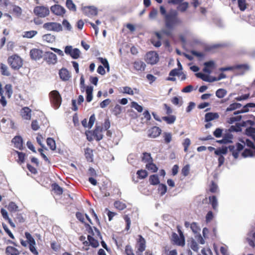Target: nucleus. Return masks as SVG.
<instances>
[{"mask_svg": "<svg viewBox=\"0 0 255 255\" xmlns=\"http://www.w3.org/2000/svg\"><path fill=\"white\" fill-rule=\"evenodd\" d=\"M160 12L163 17L165 29H162L160 32L155 31V35L157 40L154 38L151 39L153 45L159 47L161 45V40L162 39V34H164L168 37L172 36V30L175 27L182 23L181 20L178 16V13L175 10H171L167 12L165 7L161 5L159 7Z\"/></svg>", "mask_w": 255, "mask_h": 255, "instance_id": "obj_1", "label": "nucleus"}, {"mask_svg": "<svg viewBox=\"0 0 255 255\" xmlns=\"http://www.w3.org/2000/svg\"><path fill=\"white\" fill-rule=\"evenodd\" d=\"M85 226L87 231L90 235H88L87 239L90 242V246L94 248H96L99 247V243L98 241L95 238H99L100 239H102L100 231L96 227H94L93 231V228L88 224H85Z\"/></svg>", "mask_w": 255, "mask_h": 255, "instance_id": "obj_2", "label": "nucleus"}, {"mask_svg": "<svg viewBox=\"0 0 255 255\" xmlns=\"http://www.w3.org/2000/svg\"><path fill=\"white\" fill-rule=\"evenodd\" d=\"M49 99L53 107L55 109H58L61 105L62 98L59 92L53 90L49 93Z\"/></svg>", "mask_w": 255, "mask_h": 255, "instance_id": "obj_3", "label": "nucleus"}, {"mask_svg": "<svg viewBox=\"0 0 255 255\" xmlns=\"http://www.w3.org/2000/svg\"><path fill=\"white\" fill-rule=\"evenodd\" d=\"M7 62L11 68L14 70H18L23 64L22 59L16 54L9 57Z\"/></svg>", "mask_w": 255, "mask_h": 255, "instance_id": "obj_4", "label": "nucleus"}, {"mask_svg": "<svg viewBox=\"0 0 255 255\" xmlns=\"http://www.w3.org/2000/svg\"><path fill=\"white\" fill-rule=\"evenodd\" d=\"M33 12L39 17H45L49 15V10L44 6H36L33 9Z\"/></svg>", "mask_w": 255, "mask_h": 255, "instance_id": "obj_5", "label": "nucleus"}, {"mask_svg": "<svg viewBox=\"0 0 255 255\" xmlns=\"http://www.w3.org/2000/svg\"><path fill=\"white\" fill-rule=\"evenodd\" d=\"M43 27L49 31L59 32L62 30V25L60 23L55 22L45 23L43 25Z\"/></svg>", "mask_w": 255, "mask_h": 255, "instance_id": "obj_6", "label": "nucleus"}, {"mask_svg": "<svg viewBox=\"0 0 255 255\" xmlns=\"http://www.w3.org/2000/svg\"><path fill=\"white\" fill-rule=\"evenodd\" d=\"M145 60L148 64H155L159 60L158 55L155 51H150L146 53Z\"/></svg>", "mask_w": 255, "mask_h": 255, "instance_id": "obj_7", "label": "nucleus"}, {"mask_svg": "<svg viewBox=\"0 0 255 255\" xmlns=\"http://www.w3.org/2000/svg\"><path fill=\"white\" fill-rule=\"evenodd\" d=\"M30 58L34 60H38L42 58L43 52L42 50L38 48H33L29 52Z\"/></svg>", "mask_w": 255, "mask_h": 255, "instance_id": "obj_8", "label": "nucleus"}, {"mask_svg": "<svg viewBox=\"0 0 255 255\" xmlns=\"http://www.w3.org/2000/svg\"><path fill=\"white\" fill-rule=\"evenodd\" d=\"M132 66L134 71L141 73L144 71L146 64L141 60H136L132 63Z\"/></svg>", "mask_w": 255, "mask_h": 255, "instance_id": "obj_9", "label": "nucleus"}, {"mask_svg": "<svg viewBox=\"0 0 255 255\" xmlns=\"http://www.w3.org/2000/svg\"><path fill=\"white\" fill-rule=\"evenodd\" d=\"M44 60L49 64H54L57 61V56L51 52H47L45 55Z\"/></svg>", "mask_w": 255, "mask_h": 255, "instance_id": "obj_10", "label": "nucleus"}, {"mask_svg": "<svg viewBox=\"0 0 255 255\" xmlns=\"http://www.w3.org/2000/svg\"><path fill=\"white\" fill-rule=\"evenodd\" d=\"M51 11L56 15L63 16L65 13V9L62 6L55 4L50 8Z\"/></svg>", "mask_w": 255, "mask_h": 255, "instance_id": "obj_11", "label": "nucleus"}, {"mask_svg": "<svg viewBox=\"0 0 255 255\" xmlns=\"http://www.w3.org/2000/svg\"><path fill=\"white\" fill-rule=\"evenodd\" d=\"M161 132V129L158 127L154 126L148 130V137L150 138H156Z\"/></svg>", "mask_w": 255, "mask_h": 255, "instance_id": "obj_12", "label": "nucleus"}, {"mask_svg": "<svg viewBox=\"0 0 255 255\" xmlns=\"http://www.w3.org/2000/svg\"><path fill=\"white\" fill-rule=\"evenodd\" d=\"M103 131L104 128L102 126H96L95 129L92 132L97 141H100L103 138V135L102 132Z\"/></svg>", "mask_w": 255, "mask_h": 255, "instance_id": "obj_13", "label": "nucleus"}, {"mask_svg": "<svg viewBox=\"0 0 255 255\" xmlns=\"http://www.w3.org/2000/svg\"><path fill=\"white\" fill-rule=\"evenodd\" d=\"M172 241L176 245L184 246L185 245L184 237L178 236V235L173 233L172 235Z\"/></svg>", "mask_w": 255, "mask_h": 255, "instance_id": "obj_14", "label": "nucleus"}, {"mask_svg": "<svg viewBox=\"0 0 255 255\" xmlns=\"http://www.w3.org/2000/svg\"><path fill=\"white\" fill-rule=\"evenodd\" d=\"M83 13L89 16L96 15L98 13L97 9L94 6H85L83 8Z\"/></svg>", "mask_w": 255, "mask_h": 255, "instance_id": "obj_15", "label": "nucleus"}, {"mask_svg": "<svg viewBox=\"0 0 255 255\" xmlns=\"http://www.w3.org/2000/svg\"><path fill=\"white\" fill-rule=\"evenodd\" d=\"M31 110L27 107H25L21 110L20 111V115L22 118L26 120H29L31 119Z\"/></svg>", "mask_w": 255, "mask_h": 255, "instance_id": "obj_16", "label": "nucleus"}, {"mask_svg": "<svg viewBox=\"0 0 255 255\" xmlns=\"http://www.w3.org/2000/svg\"><path fill=\"white\" fill-rule=\"evenodd\" d=\"M14 144V147L19 150H21L23 148V140L20 136H15L11 140Z\"/></svg>", "mask_w": 255, "mask_h": 255, "instance_id": "obj_17", "label": "nucleus"}, {"mask_svg": "<svg viewBox=\"0 0 255 255\" xmlns=\"http://www.w3.org/2000/svg\"><path fill=\"white\" fill-rule=\"evenodd\" d=\"M138 239L137 241V243L138 245V247L137 250L138 252L141 253L145 250L146 242L145 239L141 235H138Z\"/></svg>", "mask_w": 255, "mask_h": 255, "instance_id": "obj_18", "label": "nucleus"}, {"mask_svg": "<svg viewBox=\"0 0 255 255\" xmlns=\"http://www.w3.org/2000/svg\"><path fill=\"white\" fill-rule=\"evenodd\" d=\"M204 65V67L203 69V71L205 73H207L208 74H210L212 71L215 68V63L213 61H210L205 62Z\"/></svg>", "mask_w": 255, "mask_h": 255, "instance_id": "obj_19", "label": "nucleus"}, {"mask_svg": "<svg viewBox=\"0 0 255 255\" xmlns=\"http://www.w3.org/2000/svg\"><path fill=\"white\" fill-rule=\"evenodd\" d=\"M59 75L60 78L63 81H68L71 77L70 73L68 70L65 68H63L59 70Z\"/></svg>", "mask_w": 255, "mask_h": 255, "instance_id": "obj_20", "label": "nucleus"}, {"mask_svg": "<svg viewBox=\"0 0 255 255\" xmlns=\"http://www.w3.org/2000/svg\"><path fill=\"white\" fill-rule=\"evenodd\" d=\"M219 115L217 113H207L205 115V121L209 122L211 121L219 119Z\"/></svg>", "mask_w": 255, "mask_h": 255, "instance_id": "obj_21", "label": "nucleus"}, {"mask_svg": "<svg viewBox=\"0 0 255 255\" xmlns=\"http://www.w3.org/2000/svg\"><path fill=\"white\" fill-rule=\"evenodd\" d=\"M5 253L6 255H19L20 253L16 248L12 246H7Z\"/></svg>", "mask_w": 255, "mask_h": 255, "instance_id": "obj_22", "label": "nucleus"}, {"mask_svg": "<svg viewBox=\"0 0 255 255\" xmlns=\"http://www.w3.org/2000/svg\"><path fill=\"white\" fill-rule=\"evenodd\" d=\"M85 156L87 161L90 162L93 161V150L90 148L87 147L85 149Z\"/></svg>", "mask_w": 255, "mask_h": 255, "instance_id": "obj_23", "label": "nucleus"}, {"mask_svg": "<svg viewBox=\"0 0 255 255\" xmlns=\"http://www.w3.org/2000/svg\"><path fill=\"white\" fill-rule=\"evenodd\" d=\"M0 213L3 219L8 221L10 226L13 228H15V226L12 222L11 220L9 218L7 211L5 209L2 208L0 210Z\"/></svg>", "mask_w": 255, "mask_h": 255, "instance_id": "obj_24", "label": "nucleus"}, {"mask_svg": "<svg viewBox=\"0 0 255 255\" xmlns=\"http://www.w3.org/2000/svg\"><path fill=\"white\" fill-rule=\"evenodd\" d=\"M93 88L92 86H87L86 89V101L90 102L93 99Z\"/></svg>", "mask_w": 255, "mask_h": 255, "instance_id": "obj_25", "label": "nucleus"}, {"mask_svg": "<svg viewBox=\"0 0 255 255\" xmlns=\"http://www.w3.org/2000/svg\"><path fill=\"white\" fill-rule=\"evenodd\" d=\"M51 188L56 195H60L62 194L63 192V189L56 183H53L51 185Z\"/></svg>", "mask_w": 255, "mask_h": 255, "instance_id": "obj_26", "label": "nucleus"}, {"mask_svg": "<svg viewBox=\"0 0 255 255\" xmlns=\"http://www.w3.org/2000/svg\"><path fill=\"white\" fill-rule=\"evenodd\" d=\"M242 107V105L238 103H234L230 105V106L226 109L225 113L227 114L228 112L234 111L236 109H239Z\"/></svg>", "mask_w": 255, "mask_h": 255, "instance_id": "obj_27", "label": "nucleus"}, {"mask_svg": "<svg viewBox=\"0 0 255 255\" xmlns=\"http://www.w3.org/2000/svg\"><path fill=\"white\" fill-rule=\"evenodd\" d=\"M0 71L2 75L6 76L10 75L7 66L3 63H0Z\"/></svg>", "mask_w": 255, "mask_h": 255, "instance_id": "obj_28", "label": "nucleus"}, {"mask_svg": "<svg viewBox=\"0 0 255 255\" xmlns=\"http://www.w3.org/2000/svg\"><path fill=\"white\" fill-rule=\"evenodd\" d=\"M149 181L151 185H156L159 184V179L157 175L153 174L149 176Z\"/></svg>", "mask_w": 255, "mask_h": 255, "instance_id": "obj_29", "label": "nucleus"}, {"mask_svg": "<svg viewBox=\"0 0 255 255\" xmlns=\"http://www.w3.org/2000/svg\"><path fill=\"white\" fill-rule=\"evenodd\" d=\"M5 95L8 98H10L12 94L13 91L11 84H8L5 85L4 86Z\"/></svg>", "mask_w": 255, "mask_h": 255, "instance_id": "obj_30", "label": "nucleus"}, {"mask_svg": "<svg viewBox=\"0 0 255 255\" xmlns=\"http://www.w3.org/2000/svg\"><path fill=\"white\" fill-rule=\"evenodd\" d=\"M162 119L168 124H172L176 120V117L174 115H169V116L163 117Z\"/></svg>", "mask_w": 255, "mask_h": 255, "instance_id": "obj_31", "label": "nucleus"}, {"mask_svg": "<svg viewBox=\"0 0 255 255\" xmlns=\"http://www.w3.org/2000/svg\"><path fill=\"white\" fill-rule=\"evenodd\" d=\"M47 144L49 146V148L52 150H54L56 149V146L55 143V141L53 138L51 137L47 138L46 140Z\"/></svg>", "mask_w": 255, "mask_h": 255, "instance_id": "obj_32", "label": "nucleus"}, {"mask_svg": "<svg viewBox=\"0 0 255 255\" xmlns=\"http://www.w3.org/2000/svg\"><path fill=\"white\" fill-rule=\"evenodd\" d=\"M114 205L115 207L119 210H123L127 207L126 204L120 201H116Z\"/></svg>", "mask_w": 255, "mask_h": 255, "instance_id": "obj_33", "label": "nucleus"}, {"mask_svg": "<svg viewBox=\"0 0 255 255\" xmlns=\"http://www.w3.org/2000/svg\"><path fill=\"white\" fill-rule=\"evenodd\" d=\"M14 152L18 155L17 162L19 164L23 163L25 160V154L16 150H14Z\"/></svg>", "mask_w": 255, "mask_h": 255, "instance_id": "obj_34", "label": "nucleus"}, {"mask_svg": "<svg viewBox=\"0 0 255 255\" xmlns=\"http://www.w3.org/2000/svg\"><path fill=\"white\" fill-rule=\"evenodd\" d=\"M43 39L48 42V43H52L55 41V37L51 34H46L43 36Z\"/></svg>", "mask_w": 255, "mask_h": 255, "instance_id": "obj_35", "label": "nucleus"}, {"mask_svg": "<svg viewBox=\"0 0 255 255\" xmlns=\"http://www.w3.org/2000/svg\"><path fill=\"white\" fill-rule=\"evenodd\" d=\"M210 203L211 204L214 210H216L218 206V202L215 196H211L209 197Z\"/></svg>", "mask_w": 255, "mask_h": 255, "instance_id": "obj_36", "label": "nucleus"}, {"mask_svg": "<svg viewBox=\"0 0 255 255\" xmlns=\"http://www.w3.org/2000/svg\"><path fill=\"white\" fill-rule=\"evenodd\" d=\"M142 161L148 163L151 161H153V160L149 153L144 152L142 157Z\"/></svg>", "mask_w": 255, "mask_h": 255, "instance_id": "obj_37", "label": "nucleus"}, {"mask_svg": "<svg viewBox=\"0 0 255 255\" xmlns=\"http://www.w3.org/2000/svg\"><path fill=\"white\" fill-rule=\"evenodd\" d=\"M146 168L148 170H151L152 172H156L158 170L157 167L154 163L152 162V161L147 163L146 165Z\"/></svg>", "mask_w": 255, "mask_h": 255, "instance_id": "obj_38", "label": "nucleus"}, {"mask_svg": "<svg viewBox=\"0 0 255 255\" xmlns=\"http://www.w3.org/2000/svg\"><path fill=\"white\" fill-rule=\"evenodd\" d=\"M238 5L241 11H244L247 7L246 0H238Z\"/></svg>", "mask_w": 255, "mask_h": 255, "instance_id": "obj_39", "label": "nucleus"}, {"mask_svg": "<svg viewBox=\"0 0 255 255\" xmlns=\"http://www.w3.org/2000/svg\"><path fill=\"white\" fill-rule=\"evenodd\" d=\"M7 208L9 212H12L17 211L18 207L14 202H10L7 205Z\"/></svg>", "mask_w": 255, "mask_h": 255, "instance_id": "obj_40", "label": "nucleus"}, {"mask_svg": "<svg viewBox=\"0 0 255 255\" xmlns=\"http://www.w3.org/2000/svg\"><path fill=\"white\" fill-rule=\"evenodd\" d=\"M66 6L70 10L73 11H75L76 10V7L75 4L73 3L72 0H66Z\"/></svg>", "mask_w": 255, "mask_h": 255, "instance_id": "obj_41", "label": "nucleus"}, {"mask_svg": "<svg viewBox=\"0 0 255 255\" xmlns=\"http://www.w3.org/2000/svg\"><path fill=\"white\" fill-rule=\"evenodd\" d=\"M98 59L103 65L104 67L107 69V72H109L110 66L108 60L103 57H99Z\"/></svg>", "mask_w": 255, "mask_h": 255, "instance_id": "obj_42", "label": "nucleus"}, {"mask_svg": "<svg viewBox=\"0 0 255 255\" xmlns=\"http://www.w3.org/2000/svg\"><path fill=\"white\" fill-rule=\"evenodd\" d=\"M164 142L165 143H169L172 140V134L170 132H164L163 133Z\"/></svg>", "mask_w": 255, "mask_h": 255, "instance_id": "obj_43", "label": "nucleus"}, {"mask_svg": "<svg viewBox=\"0 0 255 255\" xmlns=\"http://www.w3.org/2000/svg\"><path fill=\"white\" fill-rule=\"evenodd\" d=\"M188 2H184L179 3V6L177 7V9L179 11L181 12H184L186 10V9L188 7Z\"/></svg>", "mask_w": 255, "mask_h": 255, "instance_id": "obj_44", "label": "nucleus"}, {"mask_svg": "<svg viewBox=\"0 0 255 255\" xmlns=\"http://www.w3.org/2000/svg\"><path fill=\"white\" fill-rule=\"evenodd\" d=\"M190 228L194 233H199L201 231L200 227L195 222H193L191 224Z\"/></svg>", "mask_w": 255, "mask_h": 255, "instance_id": "obj_45", "label": "nucleus"}, {"mask_svg": "<svg viewBox=\"0 0 255 255\" xmlns=\"http://www.w3.org/2000/svg\"><path fill=\"white\" fill-rule=\"evenodd\" d=\"M197 77L201 79L202 80L206 82H211L208 75L203 74L202 73H197L196 74Z\"/></svg>", "mask_w": 255, "mask_h": 255, "instance_id": "obj_46", "label": "nucleus"}, {"mask_svg": "<svg viewBox=\"0 0 255 255\" xmlns=\"http://www.w3.org/2000/svg\"><path fill=\"white\" fill-rule=\"evenodd\" d=\"M138 178L140 179H144L147 176V172L145 170H139L136 173Z\"/></svg>", "mask_w": 255, "mask_h": 255, "instance_id": "obj_47", "label": "nucleus"}, {"mask_svg": "<svg viewBox=\"0 0 255 255\" xmlns=\"http://www.w3.org/2000/svg\"><path fill=\"white\" fill-rule=\"evenodd\" d=\"M14 221L17 223H23L25 222V219L21 214H16L14 218Z\"/></svg>", "mask_w": 255, "mask_h": 255, "instance_id": "obj_48", "label": "nucleus"}, {"mask_svg": "<svg viewBox=\"0 0 255 255\" xmlns=\"http://www.w3.org/2000/svg\"><path fill=\"white\" fill-rule=\"evenodd\" d=\"M227 94V91L224 89H219L216 92V96L219 98H223Z\"/></svg>", "mask_w": 255, "mask_h": 255, "instance_id": "obj_49", "label": "nucleus"}, {"mask_svg": "<svg viewBox=\"0 0 255 255\" xmlns=\"http://www.w3.org/2000/svg\"><path fill=\"white\" fill-rule=\"evenodd\" d=\"M229 130L230 132L241 131L242 130L241 126L240 124H236L235 126H231Z\"/></svg>", "mask_w": 255, "mask_h": 255, "instance_id": "obj_50", "label": "nucleus"}, {"mask_svg": "<svg viewBox=\"0 0 255 255\" xmlns=\"http://www.w3.org/2000/svg\"><path fill=\"white\" fill-rule=\"evenodd\" d=\"M228 152L227 147H223L222 148H219L215 150V154L217 155H222V154H226Z\"/></svg>", "mask_w": 255, "mask_h": 255, "instance_id": "obj_51", "label": "nucleus"}, {"mask_svg": "<svg viewBox=\"0 0 255 255\" xmlns=\"http://www.w3.org/2000/svg\"><path fill=\"white\" fill-rule=\"evenodd\" d=\"M223 137L224 139H226L228 141V143H229L232 142V140L233 138V135L228 129V131L224 134Z\"/></svg>", "mask_w": 255, "mask_h": 255, "instance_id": "obj_52", "label": "nucleus"}, {"mask_svg": "<svg viewBox=\"0 0 255 255\" xmlns=\"http://www.w3.org/2000/svg\"><path fill=\"white\" fill-rule=\"evenodd\" d=\"M245 132L248 136L252 137L255 135V128L250 127L246 128Z\"/></svg>", "mask_w": 255, "mask_h": 255, "instance_id": "obj_53", "label": "nucleus"}, {"mask_svg": "<svg viewBox=\"0 0 255 255\" xmlns=\"http://www.w3.org/2000/svg\"><path fill=\"white\" fill-rule=\"evenodd\" d=\"M228 148L229 150L232 152V155L234 158L237 159L239 156V154L237 149L235 148V146L234 145H229Z\"/></svg>", "mask_w": 255, "mask_h": 255, "instance_id": "obj_54", "label": "nucleus"}, {"mask_svg": "<svg viewBox=\"0 0 255 255\" xmlns=\"http://www.w3.org/2000/svg\"><path fill=\"white\" fill-rule=\"evenodd\" d=\"M80 51L78 48H74L72 51L70 56L73 59H78L80 57Z\"/></svg>", "mask_w": 255, "mask_h": 255, "instance_id": "obj_55", "label": "nucleus"}, {"mask_svg": "<svg viewBox=\"0 0 255 255\" xmlns=\"http://www.w3.org/2000/svg\"><path fill=\"white\" fill-rule=\"evenodd\" d=\"M37 33V31L36 30H31L24 32V37L31 38L34 37Z\"/></svg>", "mask_w": 255, "mask_h": 255, "instance_id": "obj_56", "label": "nucleus"}, {"mask_svg": "<svg viewBox=\"0 0 255 255\" xmlns=\"http://www.w3.org/2000/svg\"><path fill=\"white\" fill-rule=\"evenodd\" d=\"M158 190L160 192V195L162 196L167 192V187L164 184H159Z\"/></svg>", "mask_w": 255, "mask_h": 255, "instance_id": "obj_57", "label": "nucleus"}, {"mask_svg": "<svg viewBox=\"0 0 255 255\" xmlns=\"http://www.w3.org/2000/svg\"><path fill=\"white\" fill-rule=\"evenodd\" d=\"M236 69L241 70L243 72L248 71L249 69V66L248 64H240L235 66Z\"/></svg>", "mask_w": 255, "mask_h": 255, "instance_id": "obj_58", "label": "nucleus"}, {"mask_svg": "<svg viewBox=\"0 0 255 255\" xmlns=\"http://www.w3.org/2000/svg\"><path fill=\"white\" fill-rule=\"evenodd\" d=\"M25 236L29 244H36L35 241L31 234L28 232L25 233Z\"/></svg>", "mask_w": 255, "mask_h": 255, "instance_id": "obj_59", "label": "nucleus"}, {"mask_svg": "<svg viewBox=\"0 0 255 255\" xmlns=\"http://www.w3.org/2000/svg\"><path fill=\"white\" fill-rule=\"evenodd\" d=\"M123 218L126 223V227L125 229L126 230L128 231L130 228L131 223L130 218L128 215H125Z\"/></svg>", "mask_w": 255, "mask_h": 255, "instance_id": "obj_60", "label": "nucleus"}, {"mask_svg": "<svg viewBox=\"0 0 255 255\" xmlns=\"http://www.w3.org/2000/svg\"><path fill=\"white\" fill-rule=\"evenodd\" d=\"M242 119L241 116H237L236 117H232L229 118L228 120V123L229 124H233L235 122H239Z\"/></svg>", "mask_w": 255, "mask_h": 255, "instance_id": "obj_61", "label": "nucleus"}, {"mask_svg": "<svg viewBox=\"0 0 255 255\" xmlns=\"http://www.w3.org/2000/svg\"><path fill=\"white\" fill-rule=\"evenodd\" d=\"M190 248L194 252H197L199 250L198 244L194 240H192L190 243Z\"/></svg>", "mask_w": 255, "mask_h": 255, "instance_id": "obj_62", "label": "nucleus"}, {"mask_svg": "<svg viewBox=\"0 0 255 255\" xmlns=\"http://www.w3.org/2000/svg\"><path fill=\"white\" fill-rule=\"evenodd\" d=\"M123 92L130 95H133L134 94L133 90L130 87L128 86L123 87Z\"/></svg>", "mask_w": 255, "mask_h": 255, "instance_id": "obj_63", "label": "nucleus"}, {"mask_svg": "<svg viewBox=\"0 0 255 255\" xmlns=\"http://www.w3.org/2000/svg\"><path fill=\"white\" fill-rule=\"evenodd\" d=\"M131 107L140 113L143 110L142 107L138 105L135 102H132L131 103Z\"/></svg>", "mask_w": 255, "mask_h": 255, "instance_id": "obj_64", "label": "nucleus"}]
</instances>
